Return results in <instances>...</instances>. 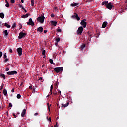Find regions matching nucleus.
I'll return each mask as SVG.
<instances>
[{
    "instance_id": "nucleus-29",
    "label": "nucleus",
    "mask_w": 127,
    "mask_h": 127,
    "mask_svg": "<svg viewBox=\"0 0 127 127\" xmlns=\"http://www.w3.org/2000/svg\"><path fill=\"white\" fill-rule=\"evenodd\" d=\"M49 62H50V63H51V64H53V60H52V59H50L49 60Z\"/></svg>"
},
{
    "instance_id": "nucleus-3",
    "label": "nucleus",
    "mask_w": 127,
    "mask_h": 127,
    "mask_svg": "<svg viewBox=\"0 0 127 127\" xmlns=\"http://www.w3.org/2000/svg\"><path fill=\"white\" fill-rule=\"evenodd\" d=\"M27 25H31L32 26H34V22L32 21V19L30 18L29 19L28 22H27Z\"/></svg>"
},
{
    "instance_id": "nucleus-59",
    "label": "nucleus",
    "mask_w": 127,
    "mask_h": 127,
    "mask_svg": "<svg viewBox=\"0 0 127 127\" xmlns=\"http://www.w3.org/2000/svg\"><path fill=\"white\" fill-rule=\"evenodd\" d=\"M5 0V2H6V4L8 3V2L7 1V0Z\"/></svg>"
},
{
    "instance_id": "nucleus-38",
    "label": "nucleus",
    "mask_w": 127,
    "mask_h": 127,
    "mask_svg": "<svg viewBox=\"0 0 127 127\" xmlns=\"http://www.w3.org/2000/svg\"><path fill=\"white\" fill-rule=\"evenodd\" d=\"M58 84H59V83L58 82V81H57L55 83V85L57 87H58Z\"/></svg>"
},
{
    "instance_id": "nucleus-27",
    "label": "nucleus",
    "mask_w": 127,
    "mask_h": 127,
    "mask_svg": "<svg viewBox=\"0 0 127 127\" xmlns=\"http://www.w3.org/2000/svg\"><path fill=\"white\" fill-rule=\"evenodd\" d=\"M56 41L57 43H58V42L60 41V38H57L56 39Z\"/></svg>"
},
{
    "instance_id": "nucleus-49",
    "label": "nucleus",
    "mask_w": 127,
    "mask_h": 127,
    "mask_svg": "<svg viewBox=\"0 0 127 127\" xmlns=\"http://www.w3.org/2000/svg\"><path fill=\"white\" fill-rule=\"evenodd\" d=\"M12 93H14V88H13L11 90Z\"/></svg>"
},
{
    "instance_id": "nucleus-13",
    "label": "nucleus",
    "mask_w": 127,
    "mask_h": 127,
    "mask_svg": "<svg viewBox=\"0 0 127 127\" xmlns=\"http://www.w3.org/2000/svg\"><path fill=\"white\" fill-rule=\"evenodd\" d=\"M25 114H26V109H24L21 113V117H24L25 116Z\"/></svg>"
},
{
    "instance_id": "nucleus-22",
    "label": "nucleus",
    "mask_w": 127,
    "mask_h": 127,
    "mask_svg": "<svg viewBox=\"0 0 127 127\" xmlns=\"http://www.w3.org/2000/svg\"><path fill=\"white\" fill-rule=\"evenodd\" d=\"M3 94H4V96H6V95H7V90H6V89H4Z\"/></svg>"
},
{
    "instance_id": "nucleus-4",
    "label": "nucleus",
    "mask_w": 127,
    "mask_h": 127,
    "mask_svg": "<svg viewBox=\"0 0 127 127\" xmlns=\"http://www.w3.org/2000/svg\"><path fill=\"white\" fill-rule=\"evenodd\" d=\"M74 14L75 15H72L71 18H72V19H77L78 21H79V20H80V17H78V14L74 13Z\"/></svg>"
},
{
    "instance_id": "nucleus-5",
    "label": "nucleus",
    "mask_w": 127,
    "mask_h": 127,
    "mask_svg": "<svg viewBox=\"0 0 127 127\" xmlns=\"http://www.w3.org/2000/svg\"><path fill=\"white\" fill-rule=\"evenodd\" d=\"M63 67H56L54 69V71L56 72V73H59V72H61V71H63Z\"/></svg>"
},
{
    "instance_id": "nucleus-36",
    "label": "nucleus",
    "mask_w": 127,
    "mask_h": 127,
    "mask_svg": "<svg viewBox=\"0 0 127 127\" xmlns=\"http://www.w3.org/2000/svg\"><path fill=\"white\" fill-rule=\"evenodd\" d=\"M15 2V0H11V3H14Z\"/></svg>"
},
{
    "instance_id": "nucleus-52",
    "label": "nucleus",
    "mask_w": 127,
    "mask_h": 127,
    "mask_svg": "<svg viewBox=\"0 0 127 127\" xmlns=\"http://www.w3.org/2000/svg\"><path fill=\"white\" fill-rule=\"evenodd\" d=\"M58 94H61V91L59 90V91H58Z\"/></svg>"
},
{
    "instance_id": "nucleus-34",
    "label": "nucleus",
    "mask_w": 127,
    "mask_h": 127,
    "mask_svg": "<svg viewBox=\"0 0 127 127\" xmlns=\"http://www.w3.org/2000/svg\"><path fill=\"white\" fill-rule=\"evenodd\" d=\"M4 86V85L3 84V83H2V85H1V90H2V89H3Z\"/></svg>"
},
{
    "instance_id": "nucleus-10",
    "label": "nucleus",
    "mask_w": 127,
    "mask_h": 127,
    "mask_svg": "<svg viewBox=\"0 0 127 127\" xmlns=\"http://www.w3.org/2000/svg\"><path fill=\"white\" fill-rule=\"evenodd\" d=\"M81 25L83 27V28H86V26H87V22L84 21H81L80 22Z\"/></svg>"
},
{
    "instance_id": "nucleus-8",
    "label": "nucleus",
    "mask_w": 127,
    "mask_h": 127,
    "mask_svg": "<svg viewBox=\"0 0 127 127\" xmlns=\"http://www.w3.org/2000/svg\"><path fill=\"white\" fill-rule=\"evenodd\" d=\"M25 35H26V34L23 32H20L19 33V36H18V38L19 39H21L22 38H23V37H24V36H25Z\"/></svg>"
},
{
    "instance_id": "nucleus-19",
    "label": "nucleus",
    "mask_w": 127,
    "mask_h": 127,
    "mask_svg": "<svg viewBox=\"0 0 127 127\" xmlns=\"http://www.w3.org/2000/svg\"><path fill=\"white\" fill-rule=\"evenodd\" d=\"M4 25L7 27V28H10L11 26L9 24H8L7 23H5Z\"/></svg>"
},
{
    "instance_id": "nucleus-35",
    "label": "nucleus",
    "mask_w": 127,
    "mask_h": 127,
    "mask_svg": "<svg viewBox=\"0 0 127 127\" xmlns=\"http://www.w3.org/2000/svg\"><path fill=\"white\" fill-rule=\"evenodd\" d=\"M45 53H46L45 50H43L42 51V55H45Z\"/></svg>"
},
{
    "instance_id": "nucleus-15",
    "label": "nucleus",
    "mask_w": 127,
    "mask_h": 127,
    "mask_svg": "<svg viewBox=\"0 0 127 127\" xmlns=\"http://www.w3.org/2000/svg\"><path fill=\"white\" fill-rule=\"evenodd\" d=\"M69 106V102H67L66 104H62V108L64 107V108H66V107H68Z\"/></svg>"
},
{
    "instance_id": "nucleus-32",
    "label": "nucleus",
    "mask_w": 127,
    "mask_h": 127,
    "mask_svg": "<svg viewBox=\"0 0 127 127\" xmlns=\"http://www.w3.org/2000/svg\"><path fill=\"white\" fill-rule=\"evenodd\" d=\"M6 57H7V56H6V53H5L3 55V58H4L5 59V58H6Z\"/></svg>"
},
{
    "instance_id": "nucleus-7",
    "label": "nucleus",
    "mask_w": 127,
    "mask_h": 127,
    "mask_svg": "<svg viewBox=\"0 0 127 127\" xmlns=\"http://www.w3.org/2000/svg\"><path fill=\"white\" fill-rule=\"evenodd\" d=\"M16 74H17V71L15 70L7 72V75H16Z\"/></svg>"
},
{
    "instance_id": "nucleus-9",
    "label": "nucleus",
    "mask_w": 127,
    "mask_h": 127,
    "mask_svg": "<svg viewBox=\"0 0 127 127\" xmlns=\"http://www.w3.org/2000/svg\"><path fill=\"white\" fill-rule=\"evenodd\" d=\"M106 7L110 10H112V8H113V5H112V3L110 2V3H108L106 6Z\"/></svg>"
},
{
    "instance_id": "nucleus-2",
    "label": "nucleus",
    "mask_w": 127,
    "mask_h": 127,
    "mask_svg": "<svg viewBox=\"0 0 127 127\" xmlns=\"http://www.w3.org/2000/svg\"><path fill=\"white\" fill-rule=\"evenodd\" d=\"M83 30L84 29L83 28V27H79L77 31V35H81V34H82V33H83Z\"/></svg>"
},
{
    "instance_id": "nucleus-26",
    "label": "nucleus",
    "mask_w": 127,
    "mask_h": 127,
    "mask_svg": "<svg viewBox=\"0 0 127 127\" xmlns=\"http://www.w3.org/2000/svg\"><path fill=\"white\" fill-rule=\"evenodd\" d=\"M86 47V44H84L81 46V49H84Z\"/></svg>"
},
{
    "instance_id": "nucleus-53",
    "label": "nucleus",
    "mask_w": 127,
    "mask_h": 127,
    "mask_svg": "<svg viewBox=\"0 0 127 127\" xmlns=\"http://www.w3.org/2000/svg\"><path fill=\"white\" fill-rule=\"evenodd\" d=\"M9 52H10V53H12V50L10 49Z\"/></svg>"
},
{
    "instance_id": "nucleus-48",
    "label": "nucleus",
    "mask_w": 127,
    "mask_h": 127,
    "mask_svg": "<svg viewBox=\"0 0 127 127\" xmlns=\"http://www.w3.org/2000/svg\"><path fill=\"white\" fill-rule=\"evenodd\" d=\"M29 88L30 90H32V86H30L29 87Z\"/></svg>"
},
{
    "instance_id": "nucleus-47",
    "label": "nucleus",
    "mask_w": 127,
    "mask_h": 127,
    "mask_svg": "<svg viewBox=\"0 0 127 127\" xmlns=\"http://www.w3.org/2000/svg\"><path fill=\"white\" fill-rule=\"evenodd\" d=\"M38 113H36L34 114V116H38Z\"/></svg>"
},
{
    "instance_id": "nucleus-46",
    "label": "nucleus",
    "mask_w": 127,
    "mask_h": 127,
    "mask_svg": "<svg viewBox=\"0 0 127 127\" xmlns=\"http://www.w3.org/2000/svg\"><path fill=\"white\" fill-rule=\"evenodd\" d=\"M7 61H8V59L6 58V59L5 60L4 62H7Z\"/></svg>"
},
{
    "instance_id": "nucleus-44",
    "label": "nucleus",
    "mask_w": 127,
    "mask_h": 127,
    "mask_svg": "<svg viewBox=\"0 0 127 127\" xmlns=\"http://www.w3.org/2000/svg\"><path fill=\"white\" fill-rule=\"evenodd\" d=\"M22 29V25H20L19 27V29Z\"/></svg>"
},
{
    "instance_id": "nucleus-42",
    "label": "nucleus",
    "mask_w": 127,
    "mask_h": 127,
    "mask_svg": "<svg viewBox=\"0 0 127 127\" xmlns=\"http://www.w3.org/2000/svg\"><path fill=\"white\" fill-rule=\"evenodd\" d=\"M2 56V52H0V58Z\"/></svg>"
},
{
    "instance_id": "nucleus-54",
    "label": "nucleus",
    "mask_w": 127,
    "mask_h": 127,
    "mask_svg": "<svg viewBox=\"0 0 127 127\" xmlns=\"http://www.w3.org/2000/svg\"><path fill=\"white\" fill-rule=\"evenodd\" d=\"M21 1L22 3H23L24 2V0H21Z\"/></svg>"
},
{
    "instance_id": "nucleus-14",
    "label": "nucleus",
    "mask_w": 127,
    "mask_h": 127,
    "mask_svg": "<svg viewBox=\"0 0 127 127\" xmlns=\"http://www.w3.org/2000/svg\"><path fill=\"white\" fill-rule=\"evenodd\" d=\"M107 24H108V23L107 22H104L102 25V27L103 28H105L106 27V26H107Z\"/></svg>"
},
{
    "instance_id": "nucleus-24",
    "label": "nucleus",
    "mask_w": 127,
    "mask_h": 127,
    "mask_svg": "<svg viewBox=\"0 0 127 127\" xmlns=\"http://www.w3.org/2000/svg\"><path fill=\"white\" fill-rule=\"evenodd\" d=\"M0 77H1V78H3L4 79V80H5V79H6V78L5 77V75H4L3 74H1Z\"/></svg>"
},
{
    "instance_id": "nucleus-31",
    "label": "nucleus",
    "mask_w": 127,
    "mask_h": 127,
    "mask_svg": "<svg viewBox=\"0 0 127 127\" xmlns=\"http://www.w3.org/2000/svg\"><path fill=\"white\" fill-rule=\"evenodd\" d=\"M48 108L49 109V111H50V105L48 103H47Z\"/></svg>"
},
{
    "instance_id": "nucleus-51",
    "label": "nucleus",
    "mask_w": 127,
    "mask_h": 127,
    "mask_svg": "<svg viewBox=\"0 0 127 127\" xmlns=\"http://www.w3.org/2000/svg\"><path fill=\"white\" fill-rule=\"evenodd\" d=\"M51 17H54V15L53 14H51Z\"/></svg>"
},
{
    "instance_id": "nucleus-57",
    "label": "nucleus",
    "mask_w": 127,
    "mask_h": 127,
    "mask_svg": "<svg viewBox=\"0 0 127 127\" xmlns=\"http://www.w3.org/2000/svg\"><path fill=\"white\" fill-rule=\"evenodd\" d=\"M23 10H24L25 12H27V11L26 10V9H25V8H24V9H23Z\"/></svg>"
},
{
    "instance_id": "nucleus-64",
    "label": "nucleus",
    "mask_w": 127,
    "mask_h": 127,
    "mask_svg": "<svg viewBox=\"0 0 127 127\" xmlns=\"http://www.w3.org/2000/svg\"><path fill=\"white\" fill-rule=\"evenodd\" d=\"M2 22H0V24H1Z\"/></svg>"
},
{
    "instance_id": "nucleus-62",
    "label": "nucleus",
    "mask_w": 127,
    "mask_h": 127,
    "mask_svg": "<svg viewBox=\"0 0 127 127\" xmlns=\"http://www.w3.org/2000/svg\"><path fill=\"white\" fill-rule=\"evenodd\" d=\"M45 57H46L45 55H44L43 58H45Z\"/></svg>"
},
{
    "instance_id": "nucleus-58",
    "label": "nucleus",
    "mask_w": 127,
    "mask_h": 127,
    "mask_svg": "<svg viewBox=\"0 0 127 127\" xmlns=\"http://www.w3.org/2000/svg\"><path fill=\"white\" fill-rule=\"evenodd\" d=\"M13 116H14V117H16V115H15V114H14V113H13Z\"/></svg>"
},
{
    "instance_id": "nucleus-30",
    "label": "nucleus",
    "mask_w": 127,
    "mask_h": 127,
    "mask_svg": "<svg viewBox=\"0 0 127 127\" xmlns=\"http://www.w3.org/2000/svg\"><path fill=\"white\" fill-rule=\"evenodd\" d=\"M17 99H20V98H21V95H20V94H17Z\"/></svg>"
},
{
    "instance_id": "nucleus-43",
    "label": "nucleus",
    "mask_w": 127,
    "mask_h": 127,
    "mask_svg": "<svg viewBox=\"0 0 127 127\" xmlns=\"http://www.w3.org/2000/svg\"><path fill=\"white\" fill-rule=\"evenodd\" d=\"M54 127H58V124L56 123V125H54Z\"/></svg>"
},
{
    "instance_id": "nucleus-20",
    "label": "nucleus",
    "mask_w": 127,
    "mask_h": 127,
    "mask_svg": "<svg viewBox=\"0 0 127 127\" xmlns=\"http://www.w3.org/2000/svg\"><path fill=\"white\" fill-rule=\"evenodd\" d=\"M0 17L2 19L4 18V14L3 13H0Z\"/></svg>"
},
{
    "instance_id": "nucleus-17",
    "label": "nucleus",
    "mask_w": 127,
    "mask_h": 127,
    "mask_svg": "<svg viewBox=\"0 0 127 127\" xmlns=\"http://www.w3.org/2000/svg\"><path fill=\"white\" fill-rule=\"evenodd\" d=\"M28 16H29V14L27 13L25 15H23L22 16V18H27V17H28Z\"/></svg>"
},
{
    "instance_id": "nucleus-61",
    "label": "nucleus",
    "mask_w": 127,
    "mask_h": 127,
    "mask_svg": "<svg viewBox=\"0 0 127 127\" xmlns=\"http://www.w3.org/2000/svg\"><path fill=\"white\" fill-rule=\"evenodd\" d=\"M58 45V44L57 43H55V45H56V46H57Z\"/></svg>"
},
{
    "instance_id": "nucleus-45",
    "label": "nucleus",
    "mask_w": 127,
    "mask_h": 127,
    "mask_svg": "<svg viewBox=\"0 0 127 127\" xmlns=\"http://www.w3.org/2000/svg\"><path fill=\"white\" fill-rule=\"evenodd\" d=\"M8 71H9V68H6V72H7Z\"/></svg>"
},
{
    "instance_id": "nucleus-23",
    "label": "nucleus",
    "mask_w": 127,
    "mask_h": 127,
    "mask_svg": "<svg viewBox=\"0 0 127 127\" xmlns=\"http://www.w3.org/2000/svg\"><path fill=\"white\" fill-rule=\"evenodd\" d=\"M108 5V1H104L102 3V5Z\"/></svg>"
},
{
    "instance_id": "nucleus-56",
    "label": "nucleus",
    "mask_w": 127,
    "mask_h": 127,
    "mask_svg": "<svg viewBox=\"0 0 127 127\" xmlns=\"http://www.w3.org/2000/svg\"><path fill=\"white\" fill-rule=\"evenodd\" d=\"M39 80H40V81H42V77H40Z\"/></svg>"
},
{
    "instance_id": "nucleus-28",
    "label": "nucleus",
    "mask_w": 127,
    "mask_h": 127,
    "mask_svg": "<svg viewBox=\"0 0 127 127\" xmlns=\"http://www.w3.org/2000/svg\"><path fill=\"white\" fill-rule=\"evenodd\" d=\"M14 27H16V24L14 23L12 26V28H14Z\"/></svg>"
},
{
    "instance_id": "nucleus-60",
    "label": "nucleus",
    "mask_w": 127,
    "mask_h": 127,
    "mask_svg": "<svg viewBox=\"0 0 127 127\" xmlns=\"http://www.w3.org/2000/svg\"><path fill=\"white\" fill-rule=\"evenodd\" d=\"M87 20L86 19H84L83 20H82V21H86Z\"/></svg>"
},
{
    "instance_id": "nucleus-25",
    "label": "nucleus",
    "mask_w": 127,
    "mask_h": 127,
    "mask_svg": "<svg viewBox=\"0 0 127 127\" xmlns=\"http://www.w3.org/2000/svg\"><path fill=\"white\" fill-rule=\"evenodd\" d=\"M31 5L34 6V0H31Z\"/></svg>"
},
{
    "instance_id": "nucleus-63",
    "label": "nucleus",
    "mask_w": 127,
    "mask_h": 127,
    "mask_svg": "<svg viewBox=\"0 0 127 127\" xmlns=\"http://www.w3.org/2000/svg\"><path fill=\"white\" fill-rule=\"evenodd\" d=\"M22 85H23V83H21V84H20V86H22Z\"/></svg>"
},
{
    "instance_id": "nucleus-33",
    "label": "nucleus",
    "mask_w": 127,
    "mask_h": 127,
    "mask_svg": "<svg viewBox=\"0 0 127 127\" xmlns=\"http://www.w3.org/2000/svg\"><path fill=\"white\" fill-rule=\"evenodd\" d=\"M47 119L48 121L51 122V117H49V118H48V117H47Z\"/></svg>"
},
{
    "instance_id": "nucleus-12",
    "label": "nucleus",
    "mask_w": 127,
    "mask_h": 127,
    "mask_svg": "<svg viewBox=\"0 0 127 127\" xmlns=\"http://www.w3.org/2000/svg\"><path fill=\"white\" fill-rule=\"evenodd\" d=\"M51 24L52 25H53L54 26H56V25H57V22L54 21H51Z\"/></svg>"
},
{
    "instance_id": "nucleus-39",
    "label": "nucleus",
    "mask_w": 127,
    "mask_h": 127,
    "mask_svg": "<svg viewBox=\"0 0 127 127\" xmlns=\"http://www.w3.org/2000/svg\"><path fill=\"white\" fill-rule=\"evenodd\" d=\"M10 107H12V104H11V103H10L9 104V108H10Z\"/></svg>"
},
{
    "instance_id": "nucleus-37",
    "label": "nucleus",
    "mask_w": 127,
    "mask_h": 127,
    "mask_svg": "<svg viewBox=\"0 0 127 127\" xmlns=\"http://www.w3.org/2000/svg\"><path fill=\"white\" fill-rule=\"evenodd\" d=\"M6 7H9V3H7L6 5H5Z\"/></svg>"
},
{
    "instance_id": "nucleus-16",
    "label": "nucleus",
    "mask_w": 127,
    "mask_h": 127,
    "mask_svg": "<svg viewBox=\"0 0 127 127\" xmlns=\"http://www.w3.org/2000/svg\"><path fill=\"white\" fill-rule=\"evenodd\" d=\"M70 5L72 7H74L75 6H77V5H79V3H73L71 4Z\"/></svg>"
},
{
    "instance_id": "nucleus-40",
    "label": "nucleus",
    "mask_w": 127,
    "mask_h": 127,
    "mask_svg": "<svg viewBox=\"0 0 127 127\" xmlns=\"http://www.w3.org/2000/svg\"><path fill=\"white\" fill-rule=\"evenodd\" d=\"M61 31H62V30L61 29H58L57 30V32H61Z\"/></svg>"
},
{
    "instance_id": "nucleus-1",
    "label": "nucleus",
    "mask_w": 127,
    "mask_h": 127,
    "mask_svg": "<svg viewBox=\"0 0 127 127\" xmlns=\"http://www.w3.org/2000/svg\"><path fill=\"white\" fill-rule=\"evenodd\" d=\"M45 18V17H44V16H41L40 17H38L37 18V21H38L40 23H43V22H44Z\"/></svg>"
},
{
    "instance_id": "nucleus-55",
    "label": "nucleus",
    "mask_w": 127,
    "mask_h": 127,
    "mask_svg": "<svg viewBox=\"0 0 127 127\" xmlns=\"http://www.w3.org/2000/svg\"><path fill=\"white\" fill-rule=\"evenodd\" d=\"M53 95H54V96H56V95H57V93H53Z\"/></svg>"
},
{
    "instance_id": "nucleus-6",
    "label": "nucleus",
    "mask_w": 127,
    "mask_h": 127,
    "mask_svg": "<svg viewBox=\"0 0 127 127\" xmlns=\"http://www.w3.org/2000/svg\"><path fill=\"white\" fill-rule=\"evenodd\" d=\"M17 51L18 53L19 56H21L22 55V48H18L17 49Z\"/></svg>"
},
{
    "instance_id": "nucleus-18",
    "label": "nucleus",
    "mask_w": 127,
    "mask_h": 127,
    "mask_svg": "<svg viewBox=\"0 0 127 127\" xmlns=\"http://www.w3.org/2000/svg\"><path fill=\"white\" fill-rule=\"evenodd\" d=\"M4 34L5 35V36H7L8 35V32L7 30H5L3 31Z\"/></svg>"
},
{
    "instance_id": "nucleus-41",
    "label": "nucleus",
    "mask_w": 127,
    "mask_h": 127,
    "mask_svg": "<svg viewBox=\"0 0 127 127\" xmlns=\"http://www.w3.org/2000/svg\"><path fill=\"white\" fill-rule=\"evenodd\" d=\"M19 6L21 8H22V9H23V10L24 9V7H23V6L22 5H19Z\"/></svg>"
},
{
    "instance_id": "nucleus-21",
    "label": "nucleus",
    "mask_w": 127,
    "mask_h": 127,
    "mask_svg": "<svg viewBox=\"0 0 127 127\" xmlns=\"http://www.w3.org/2000/svg\"><path fill=\"white\" fill-rule=\"evenodd\" d=\"M53 89V85H51L50 87V95H52V90Z\"/></svg>"
},
{
    "instance_id": "nucleus-50",
    "label": "nucleus",
    "mask_w": 127,
    "mask_h": 127,
    "mask_svg": "<svg viewBox=\"0 0 127 127\" xmlns=\"http://www.w3.org/2000/svg\"><path fill=\"white\" fill-rule=\"evenodd\" d=\"M44 33H47V30H44Z\"/></svg>"
},
{
    "instance_id": "nucleus-11",
    "label": "nucleus",
    "mask_w": 127,
    "mask_h": 127,
    "mask_svg": "<svg viewBox=\"0 0 127 127\" xmlns=\"http://www.w3.org/2000/svg\"><path fill=\"white\" fill-rule=\"evenodd\" d=\"M37 31L41 33L43 31V28L42 27H39L37 28Z\"/></svg>"
}]
</instances>
